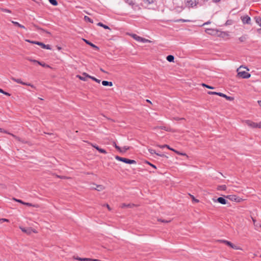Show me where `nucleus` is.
<instances>
[{
	"label": "nucleus",
	"mask_w": 261,
	"mask_h": 261,
	"mask_svg": "<svg viewBox=\"0 0 261 261\" xmlns=\"http://www.w3.org/2000/svg\"><path fill=\"white\" fill-rule=\"evenodd\" d=\"M249 69L244 67L240 66L237 69L238 76L242 79H248L251 76V74L248 73Z\"/></svg>",
	"instance_id": "obj_1"
},
{
	"label": "nucleus",
	"mask_w": 261,
	"mask_h": 261,
	"mask_svg": "<svg viewBox=\"0 0 261 261\" xmlns=\"http://www.w3.org/2000/svg\"><path fill=\"white\" fill-rule=\"evenodd\" d=\"M130 36L134 39L136 41L138 42L145 43H152L153 41L145 38L144 37L140 36L138 35V34H129Z\"/></svg>",
	"instance_id": "obj_2"
},
{
	"label": "nucleus",
	"mask_w": 261,
	"mask_h": 261,
	"mask_svg": "<svg viewBox=\"0 0 261 261\" xmlns=\"http://www.w3.org/2000/svg\"><path fill=\"white\" fill-rule=\"evenodd\" d=\"M244 122L248 126L251 128H261V121L258 123H256L250 120H246Z\"/></svg>",
	"instance_id": "obj_3"
},
{
	"label": "nucleus",
	"mask_w": 261,
	"mask_h": 261,
	"mask_svg": "<svg viewBox=\"0 0 261 261\" xmlns=\"http://www.w3.org/2000/svg\"><path fill=\"white\" fill-rule=\"evenodd\" d=\"M226 198L229 199L232 201H234L237 203H240L244 200L243 198L236 195H229L226 196Z\"/></svg>",
	"instance_id": "obj_4"
},
{
	"label": "nucleus",
	"mask_w": 261,
	"mask_h": 261,
	"mask_svg": "<svg viewBox=\"0 0 261 261\" xmlns=\"http://www.w3.org/2000/svg\"><path fill=\"white\" fill-rule=\"evenodd\" d=\"M115 159L118 161L124 162L126 164H133L136 163V162L135 160H130V159H128L127 158L120 157L118 155L115 156Z\"/></svg>",
	"instance_id": "obj_5"
},
{
	"label": "nucleus",
	"mask_w": 261,
	"mask_h": 261,
	"mask_svg": "<svg viewBox=\"0 0 261 261\" xmlns=\"http://www.w3.org/2000/svg\"><path fill=\"white\" fill-rule=\"evenodd\" d=\"M19 228L22 232L25 233L28 235L31 234L32 233H37L38 232L35 229H34L32 227L25 228L22 227H19Z\"/></svg>",
	"instance_id": "obj_6"
},
{
	"label": "nucleus",
	"mask_w": 261,
	"mask_h": 261,
	"mask_svg": "<svg viewBox=\"0 0 261 261\" xmlns=\"http://www.w3.org/2000/svg\"><path fill=\"white\" fill-rule=\"evenodd\" d=\"M198 0H185V5L189 8H193L197 6Z\"/></svg>",
	"instance_id": "obj_7"
},
{
	"label": "nucleus",
	"mask_w": 261,
	"mask_h": 261,
	"mask_svg": "<svg viewBox=\"0 0 261 261\" xmlns=\"http://www.w3.org/2000/svg\"><path fill=\"white\" fill-rule=\"evenodd\" d=\"M222 242L224 243L225 244L227 245V246H229L232 249H236V250H242V249L239 246H237L234 244H233L231 242L227 241V240H222L221 241Z\"/></svg>",
	"instance_id": "obj_8"
},
{
	"label": "nucleus",
	"mask_w": 261,
	"mask_h": 261,
	"mask_svg": "<svg viewBox=\"0 0 261 261\" xmlns=\"http://www.w3.org/2000/svg\"><path fill=\"white\" fill-rule=\"evenodd\" d=\"M157 146H158L159 147H160L161 148H163L164 147H168V149L175 152L177 154L181 155H184V156L187 155V154L185 153L179 152V151L175 150L174 149L171 148L168 145H157Z\"/></svg>",
	"instance_id": "obj_9"
},
{
	"label": "nucleus",
	"mask_w": 261,
	"mask_h": 261,
	"mask_svg": "<svg viewBox=\"0 0 261 261\" xmlns=\"http://www.w3.org/2000/svg\"><path fill=\"white\" fill-rule=\"evenodd\" d=\"M13 81L16 82L17 83L21 84L23 85H27L31 86L32 88H35L34 86L30 84V83H27L23 82L20 79H15L14 77H12L11 79Z\"/></svg>",
	"instance_id": "obj_10"
},
{
	"label": "nucleus",
	"mask_w": 261,
	"mask_h": 261,
	"mask_svg": "<svg viewBox=\"0 0 261 261\" xmlns=\"http://www.w3.org/2000/svg\"><path fill=\"white\" fill-rule=\"evenodd\" d=\"M241 19L244 24H249L251 21V19L248 15L243 16L241 17Z\"/></svg>",
	"instance_id": "obj_11"
},
{
	"label": "nucleus",
	"mask_w": 261,
	"mask_h": 261,
	"mask_svg": "<svg viewBox=\"0 0 261 261\" xmlns=\"http://www.w3.org/2000/svg\"><path fill=\"white\" fill-rule=\"evenodd\" d=\"M33 43H35L40 45L42 48L46 49H51L50 46L49 45H45L44 43L40 42H32Z\"/></svg>",
	"instance_id": "obj_12"
},
{
	"label": "nucleus",
	"mask_w": 261,
	"mask_h": 261,
	"mask_svg": "<svg viewBox=\"0 0 261 261\" xmlns=\"http://www.w3.org/2000/svg\"><path fill=\"white\" fill-rule=\"evenodd\" d=\"M207 93L210 95H219L221 97H224L225 98H226V95L225 94H223L222 93H221V92H213V91H208L207 92Z\"/></svg>",
	"instance_id": "obj_13"
},
{
	"label": "nucleus",
	"mask_w": 261,
	"mask_h": 261,
	"mask_svg": "<svg viewBox=\"0 0 261 261\" xmlns=\"http://www.w3.org/2000/svg\"><path fill=\"white\" fill-rule=\"evenodd\" d=\"M91 146L94 147L96 150H97L99 152L103 153V154H107V152L106 150L100 148L98 146L94 145L93 144H91Z\"/></svg>",
	"instance_id": "obj_14"
},
{
	"label": "nucleus",
	"mask_w": 261,
	"mask_h": 261,
	"mask_svg": "<svg viewBox=\"0 0 261 261\" xmlns=\"http://www.w3.org/2000/svg\"><path fill=\"white\" fill-rule=\"evenodd\" d=\"M75 259L79 261H100V260L96 259H91L89 258H81L78 257L75 258Z\"/></svg>",
	"instance_id": "obj_15"
},
{
	"label": "nucleus",
	"mask_w": 261,
	"mask_h": 261,
	"mask_svg": "<svg viewBox=\"0 0 261 261\" xmlns=\"http://www.w3.org/2000/svg\"><path fill=\"white\" fill-rule=\"evenodd\" d=\"M83 75H84V76H86V77H88L91 79H92V80L95 81L96 82L98 83H99L100 82V80L95 78V77L94 76H92L90 75H89L88 74H87V73L86 72H84L83 73Z\"/></svg>",
	"instance_id": "obj_16"
},
{
	"label": "nucleus",
	"mask_w": 261,
	"mask_h": 261,
	"mask_svg": "<svg viewBox=\"0 0 261 261\" xmlns=\"http://www.w3.org/2000/svg\"><path fill=\"white\" fill-rule=\"evenodd\" d=\"M95 185L96 187H93V189H94L98 191H102L106 189L105 187L103 186V185Z\"/></svg>",
	"instance_id": "obj_17"
},
{
	"label": "nucleus",
	"mask_w": 261,
	"mask_h": 261,
	"mask_svg": "<svg viewBox=\"0 0 261 261\" xmlns=\"http://www.w3.org/2000/svg\"><path fill=\"white\" fill-rule=\"evenodd\" d=\"M228 36V34H219L218 36L220 39L226 40L229 39Z\"/></svg>",
	"instance_id": "obj_18"
},
{
	"label": "nucleus",
	"mask_w": 261,
	"mask_h": 261,
	"mask_svg": "<svg viewBox=\"0 0 261 261\" xmlns=\"http://www.w3.org/2000/svg\"><path fill=\"white\" fill-rule=\"evenodd\" d=\"M216 201L218 202H219L222 204H224V205L227 204V200L223 197L218 198L216 200Z\"/></svg>",
	"instance_id": "obj_19"
},
{
	"label": "nucleus",
	"mask_w": 261,
	"mask_h": 261,
	"mask_svg": "<svg viewBox=\"0 0 261 261\" xmlns=\"http://www.w3.org/2000/svg\"><path fill=\"white\" fill-rule=\"evenodd\" d=\"M227 189V187L226 185H219L217 187V190L218 191H225Z\"/></svg>",
	"instance_id": "obj_20"
},
{
	"label": "nucleus",
	"mask_w": 261,
	"mask_h": 261,
	"mask_svg": "<svg viewBox=\"0 0 261 261\" xmlns=\"http://www.w3.org/2000/svg\"><path fill=\"white\" fill-rule=\"evenodd\" d=\"M84 40L86 42V43L89 45H90L91 47H92L93 48H94L95 49H96V50H99V48L98 47H97V46L95 45L94 44L90 42L89 41L85 40V39H84Z\"/></svg>",
	"instance_id": "obj_21"
},
{
	"label": "nucleus",
	"mask_w": 261,
	"mask_h": 261,
	"mask_svg": "<svg viewBox=\"0 0 261 261\" xmlns=\"http://www.w3.org/2000/svg\"><path fill=\"white\" fill-rule=\"evenodd\" d=\"M135 205L134 204H126L125 203H122L121 205V208H124V207H130V208H132L134 206H135Z\"/></svg>",
	"instance_id": "obj_22"
},
{
	"label": "nucleus",
	"mask_w": 261,
	"mask_h": 261,
	"mask_svg": "<svg viewBox=\"0 0 261 261\" xmlns=\"http://www.w3.org/2000/svg\"><path fill=\"white\" fill-rule=\"evenodd\" d=\"M102 84L103 86H113V83L112 82H108V81H103L102 82Z\"/></svg>",
	"instance_id": "obj_23"
},
{
	"label": "nucleus",
	"mask_w": 261,
	"mask_h": 261,
	"mask_svg": "<svg viewBox=\"0 0 261 261\" xmlns=\"http://www.w3.org/2000/svg\"><path fill=\"white\" fill-rule=\"evenodd\" d=\"M148 151L149 152L151 153V154H156L157 155H159V156H165V155L164 154H160L159 153H156L155 150L153 149H151V148H149L148 149Z\"/></svg>",
	"instance_id": "obj_24"
},
{
	"label": "nucleus",
	"mask_w": 261,
	"mask_h": 261,
	"mask_svg": "<svg viewBox=\"0 0 261 261\" xmlns=\"http://www.w3.org/2000/svg\"><path fill=\"white\" fill-rule=\"evenodd\" d=\"M24 205H27L28 206H33L34 207H39V205L38 204H33L29 202H24Z\"/></svg>",
	"instance_id": "obj_25"
},
{
	"label": "nucleus",
	"mask_w": 261,
	"mask_h": 261,
	"mask_svg": "<svg viewBox=\"0 0 261 261\" xmlns=\"http://www.w3.org/2000/svg\"><path fill=\"white\" fill-rule=\"evenodd\" d=\"M166 59L168 61L171 62L174 61V57L172 55H169L167 57Z\"/></svg>",
	"instance_id": "obj_26"
},
{
	"label": "nucleus",
	"mask_w": 261,
	"mask_h": 261,
	"mask_svg": "<svg viewBox=\"0 0 261 261\" xmlns=\"http://www.w3.org/2000/svg\"><path fill=\"white\" fill-rule=\"evenodd\" d=\"M129 149V147L127 146H124L122 148L120 147V150H118L120 152H125L127 150Z\"/></svg>",
	"instance_id": "obj_27"
},
{
	"label": "nucleus",
	"mask_w": 261,
	"mask_h": 261,
	"mask_svg": "<svg viewBox=\"0 0 261 261\" xmlns=\"http://www.w3.org/2000/svg\"><path fill=\"white\" fill-rule=\"evenodd\" d=\"M97 25H99V26H100V27H103V28L106 29H108L109 30L111 31V30L110 29V28L108 26V25H106L105 24H103V23H101V22H98L97 23Z\"/></svg>",
	"instance_id": "obj_28"
},
{
	"label": "nucleus",
	"mask_w": 261,
	"mask_h": 261,
	"mask_svg": "<svg viewBox=\"0 0 261 261\" xmlns=\"http://www.w3.org/2000/svg\"><path fill=\"white\" fill-rule=\"evenodd\" d=\"M256 22L261 27V18L260 17H255Z\"/></svg>",
	"instance_id": "obj_29"
},
{
	"label": "nucleus",
	"mask_w": 261,
	"mask_h": 261,
	"mask_svg": "<svg viewBox=\"0 0 261 261\" xmlns=\"http://www.w3.org/2000/svg\"><path fill=\"white\" fill-rule=\"evenodd\" d=\"M201 86L203 87H205V88H207L208 89H214V87H212L211 86H209V85H207L204 83H202L201 84Z\"/></svg>",
	"instance_id": "obj_30"
},
{
	"label": "nucleus",
	"mask_w": 261,
	"mask_h": 261,
	"mask_svg": "<svg viewBox=\"0 0 261 261\" xmlns=\"http://www.w3.org/2000/svg\"><path fill=\"white\" fill-rule=\"evenodd\" d=\"M49 3L53 5V6H57L58 5V2L56 0H48Z\"/></svg>",
	"instance_id": "obj_31"
},
{
	"label": "nucleus",
	"mask_w": 261,
	"mask_h": 261,
	"mask_svg": "<svg viewBox=\"0 0 261 261\" xmlns=\"http://www.w3.org/2000/svg\"><path fill=\"white\" fill-rule=\"evenodd\" d=\"M9 135H11V136H12L13 138H14L16 140H17V141H20V142H21V141H22L21 139L19 137H17V136H15V135H13V134L10 133V134H9Z\"/></svg>",
	"instance_id": "obj_32"
},
{
	"label": "nucleus",
	"mask_w": 261,
	"mask_h": 261,
	"mask_svg": "<svg viewBox=\"0 0 261 261\" xmlns=\"http://www.w3.org/2000/svg\"><path fill=\"white\" fill-rule=\"evenodd\" d=\"M85 77H84V76H81L80 75H76V77L77 78H79L80 80H82V81H87V79H86V76H85Z\"/></svg>",
	"instance_id": "obj_33"
},
{
	"label": "nucleus",
	"mask_w": 261,
	"mask_h": 261,
	"mask_svg": "<svg viewBox=\"0 0 261 261\" xmlns=\"http://www.w3.org/2000/svg\"><path fill=\"white\" fill-rule=\"evenodd\" d=\"M190 197L192 198V200L196 203H198L199 202V200L197 199H196L194 196L192 195L189 194Z\"/></svg>",
	"instance_id": "obj_34"
},
{
	"label": "nucleus",
	"mask_w": 261,
	"mask_h": 261,
	"mask_svg": "<svg viewBox=\"0 0 261 261\" xmlns=\"http://www.w3.org/2000/svg\"><path fill=\"white\" fill-rule=\"evenodd\" d=\"M0 93H3V94H5V95H6L7 96H10V93L4 91L3 89H2L1 88H0Z\"/></svg>",
	"instance_id": "obj_35"
},
{
	"label": "nucleus",
	"mask_w": 261,
	"mask_h": 261,
	"mask_svg": "<svg viewBox=\"0 0 261 261\" xmlns=\"http://www.w3.org/2000/svg\"><path fill=\"white\" fill-rule=\"evenodd\" d=\"M84 19L86 21H88L90 22H92V19L89 17L88 16H85L84 17Z\"/></svg>",
	"instance_id": "obj_36"
},
{
	"label": "nucleus",
	"mask_w": 261,
	"mask_h": 261,
	"mask_svg": "<svg viewBox=\"0 0 261 261\" xmlns=\"http://www.w3.org/2000/svg\"><path fill=\"white\" fill-rule=\"evenodd\" d=\"M13 200H14L15 201L18 202L20 203H21L22 204H24V202L22 201L21 200H20V199H17L15 198H13Z\"/></svg>",
	"instance_id": "obj_37"
},
{
	"label": "nucleus",
	"mask_w": 261,
	"mask_h": 261,
	"mask_svg": "<svg viewBox=\"0 0 261 261\" xmlns=\"http://www.w3.org/2000/svg\"><path fill=\"white\" fill-rule=\"evenodd\" d=\"M113 145L115 147V148L117 150H120V147L117 145L116 143L115 142H113Z\"/></svg>",
	"instance_id": "obj_38"
},
{
	"label": "nucleus",
	"mask_w": 261,
	"mask_h": 261,
	"mask_svg": "<svg viewBox=\"0 0 261 261\" xmlns=\"http://www.w3.org/2000/svg\"><path fill=\"white\" fill-rule=\"evenodd\" d=\"M125 3L128 4L129 5H133L134 4L132 0H125Z\"/></svg>",
	"instance_id": "obj_39"
},
{
	"label": "nucleus",
	"mask_w": 261,
	"mask_h": 261,
	"mask_svg": "<svg viewBox=\"0 0 261 261\" xmlns=\"http://www.w3.org/2000/svg\"><path fill=\"white\" fill-rule=\"evenodd\" d=\"M173 119L176 121L181 120H185L184 118H179L178 117H175L173 118Z\"/></svg>",
	"instance_id": "obj_40"
},
{
	"label": "nucleus",
	"mask_w": 261,
	"mask_h": 261,
	"mask_svg": "<svg viewBox=\"0 0 261 261\" xmlns=\"http://www.w3.org/2000/svg\"><path fill=\"white\" fill-rule=\"evenodd\" d=\"M159 128L162 129H164L166 131H170V128H167L165 126H161V127H159Z\"/></svg>",
	"instance_id": "obj_41"
},
{
	"label": "nucleus",
	"mask_w": 261,
	"mask_h": 261,
	"mask_svg": "<svg viewBox=\"0 0 261 261\" xmlns=\"http://www.w3.org/2000/svg\"><path fill=\"white\" fill-rule=\"evenodd\" d=\"M0 132L3 133H5V134H9V135L10 134V133L8 132L7 130L4 129L2 128H0Z\"/></svg>",
	"instance_id": "obj_42"
},
{
	"label": "nucleus",
	"mask_w": 261,
	"mask_h": 261,
	"mask_svg": "<svg viewBox=\"0 0 261 261\" xmlns=\"http://www.w3.org/2000/svg\"><path fill=\"white\" fill-rule=\"evenodd\" d=\"M226 99L229 101H232L234 100V98L233 97L226 96Z\"/></svg>",
	"instance_id": "obj_43"
},
{
	"label": "nucleus",
	"mask_w": 261,
	"mask_h": 261,
	"mask_svg": "<svg viewBox=\"0 0 261 261\" xmlns=\"http://www.w3.org/2000/svg\"><path fill=\"white\" fill-rule=\"evenodd\" d=\"M158 221L163 222V223H169L171 221V220H162V219H158Z\"/></svg>",
	"instance_id": "obj_44"
},
{
	"label": "nucleus",
	"mask_w": 261,
	"mask_h": 261,
	"mask_svg": "<svg viewBox=\"0 0 261 261\" xmlns=\"http://www.w3.org/2000/svg\"><path fill=\"white\" fill-rule=\"evenodd\" d=\"M9 221V220L7 219H5V218H2V219H0V222H8Z\"/></svg>",
	"instance_id": "obj_45"
},
{
	"label": "nucleus",
	"mask_w": 261,
	"mask_h": 261,
	"mask_svg": "<svg viewBox=\"0 0 261 261\" xmlns=\"http://www.w3.org/2000/svg\"><path fill=\"white\" fill-rule=\"evenodd\" d=\"M38 64L42 66L43 67H49L48 65H47L45 64H42V63L40 62L39 61L38 62Z\"/></svg>",
	"instance_id": "obj_46"
},
{
	"label": "nucleus",
	"mask_w": 261,
	"mask_h": 261,
	"mask_svg": "<svg viewBox=\"0 0 261 261\" xmlns=\"http://www.w3.org/2000/svg\"><path fill=\"white\" fill-rule=\"evenodd\" d=\"M27 60H28L29 61H30L32 62H33V63H38V61H37L36 60H33V59H31L30 58H28Z\"/></svg>",
	"instance_id": "obj_47"
},
{
	"label": "nucleus",
	"mask_w": 261,
	"mask_h": 261,
	"mask_svg": "<svg viewBox=\"0 0 261 261\" xmlns=\"http://www.w3.org/2000/svg\"><path fill=\"white\" fill-rule=\"evenodd\" d=\"M0 188L5 189H6V186L5 184H0Z\"/></svg>",
	"instance_id": "obj_48"
},
{
	"label": "nucleus",
	"mask_w": 261,
	"mask_h": 261,
	"mask_svg": "<svg viewBox=\"0 0 261 261\" xmlns=\"http://www.w3.org/2000/svg\"><path fill=\"white\" fill-rule=\"evenodd\" d=\"M146 163L148 164V165H150L151 167H152L153 168H154V169H156V167L155 165L151 164L150 163L148 162H146Z\"/></svg>",
	"instance_id": "obj_49"
},
{
	"label": "nucleus",
	"mask_w": 261,
	"mask_h": 261,
	"mask_svg": "<svg viewBox=\"0 0 261 261\" xmlns=\"http://www.w3.org/2000/svg\"><path fill=\"white\" fill-rule=\"evenodd\" d=\"M146 2H147L149 4H152L153 3V0H145Z\"/></svg>",
	"instance_id": "obj_50"
},
{
	"label": "nucleus",
	"mask_w": 261,
	"mask_h": 261,
	"mask_svg": "<svg viewBox=\"0 0 261 261\" xmlns=\"http://www.w3.org/2000/svg\"><path fill=\"white\" fill-rule=\"evenodd\" d=\"M246 39V37L245 36H242L240 38V40L241 42L244 41Z\"/></svg>",
	"instance_id": "obj_51"
},
{
	"label": "nucleus",
	"mask_w": 261,
	"mask_h": 261,
	"mask_svg": "<svg viewBox=\"0 0 261 261\" xmlns=\"http://www.w3.org/2000/svg\"><path fill=\"white\" fill-rule=\"evenodd\" d=\"M106 206L107 207V208L108 209L109 211H111L112 209L108 204H106Z\"/></svg>",
	"instance_id": "obj_52"
},
{
	"label": "nucleus",
	"mask_w": 261,
	"mask_h": 261,
	"mask_svg": "<svg viewBox=\"0 0 261 261\" xmlns=\"http://www.w3.org/2000/svg\"><path fill=\"white\" fill-rule=\"evenodd\" d=\"M4 11H5L6 12H8V13H10L11 12V11L8 10V9H4Z\"/></svg>",
	"instance_id": "obj_53"
},
{
	"label": "nucleus",
	"mask_w": 261,
	"mask_h": 261,
	"mask_svg": "<svg viewBox=\"0 0 261 261\" xmlns=\"http://www.w3.org/2000/svg\"><path fill=\"white\" fill-rule=\"evenodd\" d=\"M12 23L16 25H18L19 24V23H18L17 22H15V21H12Z\"/></svg>",
	"instance_id": "obj_54"
},
{
	"label": "nucleus",
	"mask_w": 261,
	"mask_h": 261,
	"mask_svg": "<svg viewBox=\"0 0 261 261\" xmlns=\"http://www.w3.org/2000/svg\"><path fill=\"white\" fill-rule=\"evenodd\" d=\"M18 26L20 28H24V27L20 24L19 23L18 24Z\"/></svg>",
	"instance_id": "obj_55"
},
{
	"label": "nucleus",
	"mask_w": 261,
	"mask_h": 261,
	"mask_svg": "<svg viewBox=\"0 0 261 261\" xmlns=\"http://www.w3.org/2000/svg\"><path fill=\"white\" fill-rule=\"evenodd\" d=\"M257 102L258 105L260 106V107H261V100H258Z\"/></svg>",
	"instance_id": "obj_56"
},
{
	"label": "nucleus",
	"mask_w": 261,
	"mask_h": 261,
	"mask_svg": "<svg viewBox=\"0 0 261 261\" xmlns=\"http://www.w3.org/2000/svg\"><path fill=\"white\" fill-rule=\"evenodd\" d=\"M57 49H58V50H61V47L60 46H57Z\"/></svg>",
	"instance_id": "obj_57"
},
{
	"label": "nucleus",
	"mask_w": 261,
	"mask_h": 261,
	"mask_svg": "<svg viewBox=\"0 0 261 261\" xmlns=\"http://www.w3.org/2000/svg\"><path fill=\"white\" fill-rule=\"evenodd\" d=\"M210 23V21H208V22H205V23H204V24H203V25L207 24H208V23Z\"/></svg>",
	"instance_id": "obj_58"
},
{
	"label": "nucleus",
	"mask_w": 261,
	"mask_h": 261,
	"mask_svg": "<svg viewBox=\"0 0 261 261\" xmlns=\"http://www.w3.org/2000/svg\"><path fill=\"white\" fill-rule=\"evenodd\" d=\"M100 70L103 72H105V71L104 70H103L102 68H100Z\"/></svg>",
	"instance_id": "obj_59"
},
{
	"label": "nucleus",
	"mask_w": 261,
	"mask_h": 261,
	"mask_svg": "<svg viewBox=\"0 0 261 261\" xmlns=\"http://www.w3.org/2000/svg\"><path fill=\"white\" fill-rule=\"evenodd\" d=\"M148 102L150 103H151V102L149 100H146Z\"/></svg>",
	"instance_id": "obj_60"
},
{
	"label": "nucleus",
	"mask_w": 261,
	"mask_h": 261,
	"mask_svg": "<svg viewBox=\"0 0 261 261\" xmlns=\"http://www.w3.org/2000/svg\"><path fill=\"white\" fill-rule=\"evenodd\" d=\"M220 1V0H215V2H219Z\"/></svg>",
	"instance_id": "obj_61"
},
{
	"label": "nucleus",
	"mask_w": 261,
	"mask_h": 261,
	"mask_svg": "<svg viewBox=\"0 0 261 261\" xmlns=\"http://www.w3.org/2000/svg\"><path fill=\"white\" fill-rule=\"evenodd\" d=\"M253 223H254H254H255V220H254L253 219Z\"/></svg>",
	"instance_id": "obj_62"
},
{
	"label": "nucleus",
	"mask_w": 261,
	"mask_h": 261,
	"mask_svg": "<svg viewBox=\"0 0 261 261\" xmlns=\"http://www.w3.org/2000/svg\"><path fill=\"white\" fill-rule=\"evenodd\" d=\"M260 227H261V225H260Z\"/></svg>",
	"instance_id": "obj_63"
},
{
	"label": "nucleus",
	"mask_w": 261,
	"mask_h": 261,
	"mask_svg": "<svg viewBox=\"0 0 261 261\" xmlns=\"http://www.w3.org/2000/svg\"><path fill=\"white\" fill-rule=\"evenodd\" d=\"M260 257H261V255H260Z\"/></svg>",
	"instance_id": "obj_64"
}]
</instances>
